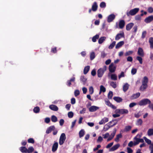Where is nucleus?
Segmentation results:
<instances>
[{
  "instance_id": "0e129e2a",
  "label": "nucleus",
  "mask_w": 153,
  "mask_h": 153,
  "mask_svg": "<svg viewBox=\"0 0 153 153\" xmlns=\"http://www.w3.org/2000/svg\"><path fill=\"white\" fill-rule=\"evenodd\" d=\"M141 115V114L140 113V111L137 114H134V117L137 118H138Z\"/></svg>"
},
{
  "instance_id": "473e14b6",
  "label": "nucleus",
  "mask_w": 153,
  "mask_h": 153,
  "mask_svg": "<svg viewBox=\"0 0 153 153\" xmlns=\"http://www.w3.org/2000/svg\"><path fill=\"white\" fill-rule=\"evenodd\" d=\"M80 80L81 81L83 82V84L84 85L85 84L87 80V79L85 78L84 76H81L80 78Z\"/></svg>"
},
{
  "instance_id": "052dcab7",
  "label": "nucleus",
  "mask_w": 153,
  "mask_h": 153,
  "mask_svg": "<svg viewBox=\"0 0 153 153\" xmlns=\"http://www.w3.org/2000/svg\"><path fill=\"white\" fill-rule=\"evenodd\" d=\"M89 91L90 94H92L94 92V88L92 86H90L89 88Z\"/></svg>"
},
{
  "instance_id": "b1692460",
  "label": "nucleus",
  "mask_w": 153,
  "mask_h": 153,
  "mask_svg": "<svg viewBox=\"0 0 153 153\" xmlns=\"http://www.w3.org/2000/svg\"><path fill=\"white\" fill-rule=\"evenodd\" d=\"M113 99L116 102L119 103L122 102L123 100L121 98L119 97H114Z\"/></svg>"
},
{
  "instance_id": "37998d69",
  "label": "nucleus",
  "mask_w": 153,
  "mask_h": 153,
  "mask_svg": "<svg viewBox=\"0 0 153 153\" xmlns=\"http://www.w3.org/2000/svg\"><path fill=\"white\" fill-rule=\"evenodd\" d=\"M33 111L35 113H38L39 112L40 108L39 107L36 106L34 108Z\"/></svg>"
},
{
  "instance_id": "1a4fd4ad",
  "label": "nucleus",
  "mask_w": 153,
  "mask_h": 153,
  "mask_svg": "<svg viewBox=\"0 0 153 153\" xmlns=\"http://www.w3.org/2000/svg\"><path fill=\"white\" fill-rule=\"evenodd\" d=\"M115 17V16L114 14H110L108 17V22H112L114 19Z\"/></svg>"
},
{
  "instance_id": "423d86ee",
  "label": "nucleus",
  "mask_w": 153,
  "mask_h": 153,
  "mask_svg": "<svg viewBox=\"0 0 153 153\" xmlns=\"http://www.w3.org/2000/svg\"><path fill=\"white\" fill-rule=\"evenodd\" d=\"M112 121H110L109 122L108 124L105 125L103 128V130L105 131H107L111 127L114 126H115L117 123V122L116 123H114L112 125H110L111 123H112Z\"/></svg>"
},
{
  "instance_id": "a878e982",
  "label": "nucleus",
  "mask_w": 153,
  "mask_h": 153,
  "mask_svg": "<svg viewBox=\"0 0 153 153\" xmlns=\"http://www.w3.org/2000/svg\"><path fill=\"white\" fill-rule=\"evenodd\" d=\"M120 145L119 144H117L114 146L110 149L111 151H114L117 149L120 146Z\"/></svg>"
},
{
  "instance_id": "2eb2a0df",
  "label": "nucleus",
  "mask_w": 153,
  "mask_h": 153,
  "mask_svg": "<svg viewBox=\"0 0 153 153\" xmlns=\"http://www.w3.org/2000/svg\"><path fill=\"white\" fill-rule=\"evenodd\" d=\"M55 128L54 126H50L48 128L46 131V134H48L50 133L52 131H53L55 129Z\"/></svg>"
},
{
  "instance_id": "864d4df0",
  "label": "nucleus",
  "mask_w": 153,
  "mask_h": 153,
  "mask_svg": "<svg viewBox=\"0 0 153 153\" xmlns=\"http://www.w3.org/2000/svg\"><path fill=\"white\" fill-rule=\"evenodd\" d=\"M100 6L101 8H104L106 6V3L104 2H102L100 3Z\"/></svg>"
},
{
  "instance_id": "09e8293b",
  "label": "nucleus",
  "mask_w": 153,
  "mask_h": 153,
  "mask_svg": "<svg viewBox=\"0 0 153 153\" xmlns=\"http://www.w3.org/2000/svg\"><path fill=\"white\" fill-rule=\"evenodd\" d=\"M113 95V92L111 91H110L108 95V99H112Z\"/></svg>"
},
{
  "instance_id": "a18cd8bd",
  "label": "nucleus",
  "mask_w": 153,
  "mask_h": 153,
  "mask_svg": "<svg viewBox=\"0 0 153 153\" xmlns=\"http://www.w3.org/2000/svg\"><path fill=\"white\" fill-rule=\"evenodd\" d=\"M131 126H126L125 127L124 129V131L126 132L128 131L131 130Z\"/></svg>"
},
{
  "instance_id": "4d7b16f0",
  "label": "nucleus",
  "mask_w": 153,
  "mask_h": 153,
  "mask_svg": "<svg viewBox=\"0 0 153 153\" xmlns=\"http://www.w3.org/2000/svg\"><path fill=\"white\" fill-rule=\"evenodd\" d=\"M74 94L75 97H77L80 94L79 91L78 90H75L74 92Z\"/></svg>"
},
{
  "instance_id": "bf43d9fd",
  "label": "nucleus",
  "mask_w": 153,
  "mask_h": 153,
  "mask_svg": "<svg viewBox=\"0 0 153 153\" xmlns=\"http://www.w3.org/2000/svg\"><path fill=\"white\" fill-rule=\"evenodd\" d=\"M68 115L69 118H71L73 117L74 113L70 111L68 112Z\"/></svg>"
},
{
  "instance_id": "20e7f679",
  "label": "nucleus",
  "mask_w": 153,
  "mask_h": 153,
  "mask_svg": "<svg viewBox=\"0 0 153 153\" xmlns=\"http://www.w3.org/2000/svg\"><path fill=\"white\" fill-rule=\"evenodd\" d=\"M114 112L116 114H127L128 113V111L126 109H118L115 111Z\"/></svg>"
},
{
  "instance_id": "cd10ccee",
  "label": "nucleus",
  "mask_w": 153,
  "mask_h": 153,
  "mask_svg": "<svg viewBox=\"0 0 153 153\" xmlns=\"http://www.w3.org/2000/svg\"><path fill=\"white\" fill-rule=\"evenodd\" d=\"M148 81L149 80L148 77L146 76H144L143 78V79L142 82V84H144L145 85H147Z\"/></svg>"
},
{
  "instance_id": "ea45409f",
  "label": "nucleus",
  "mask_w": 153,
  "mask_h": 153,
  "mask_svg": "<svg viewBox=\"0 0 153 153\" xmlns=\"http://www.w3.org/2000/svg\"><path fill=\"white\" fill-rule=\"evenodd\" d=\"M122 137V135L121 134H119L117 135L115 139V141L116 142H118L120 138Z\"/></svg>"
},
{
  "instance_id": "0eeeda50",
  "label": "nucleus",
  "mask_w": 153,
  "mask_h": 153,
  "mask_svg": "<svg viewBox=\"0 0 153 153\" xmlns=\"http://www.w3.org/2000/svg\"><path fill=\"white\" fill-rule=\"evenodd\" d=\"M117 131V129L116 128H114L113 130V132L111 133V134L110 136L107 139V141H109L111 140L112 139H113V138H114V136L115 134L116 133Z\"/></svg>"
},
{
  "instance_id": "79ce46f5",
  "label": "nucleus",
  "mask_w": 153,
  "mask_h": 153,
  "mask_svg": "<svg viewBox=\"0 0 153 153\" xmlns=\"http://www.w3.org/2000/svg\"><path fill=\"white\" fill-rule=\"evenodd\" d=\"M51 120L53 122H56L57 121V118L56 116L52 115L51 116Z\"/></svg>"
},
{
  "instance_id": "49530a36",
  "label": "nucleus",
  "mask_w": 153,
  "mask_h": 153,
  "mask_svg": "<svg viewBox=\"0 0 153 153\" xmlns=\"http://www.w3.org/2000/svg\"><path fill=\"white\" fill-rule=\"evenodd\" d=\"M136 59L138 61L140 64L143 63V59L142 57L139 56H137L136 57Z\"/></svg>"
},
{
  "instance_id": "7c9ffc66",
  "label": "nucleus",
  "mask_w": 153,
  "mask_h": 153,
  "mask_svg": "<svg viewBox=\"0 0 153 153\" xmlns=\"http://www.w3.org/2000/svg\"><path fill=\"white\" fill-rule=\"evenodd\" d=\"M129 88L128 84L126 83L123 86V90L125 92H126L128 89Z\"/></svg>"
},
{
  "instance_id": "680f3d73",
  "label": "nucleus",
  "mask_w": 153,
  "mask_h": 153,
  "mask_svg": "<svg viewBox=\"0 0 153 153\" xmlns=\"http://www.w3.org/2000/svg\"><path fill=\"white\" fill-rule=\"evenodd\" d=\"M137 70L136 68H133L131 70V73L132 75H134L137 72Z\"/></svg>"
},
{
  "instance_id": "7ed1b4c3",
  "label": "nucleus",
  "mask_w": 153,
  "mask_h": 153,
  "mask_svg": "<svg viewBox=\"0 0 153 153\" xmlns=\"http://www.w3.org/2000/svg\"><path fill=\"white\" fill-rule=\"evenodd\" d=\"M106 66H104L103 68H101L99 69L97 71L98 77H102L104 72L106 71Z\"/></svg>"
},
{
  "instance_id": "72a5a7b5",
  "label": "nucleus",
  "mask_w": 153,
  "mask_h": 153,
  "mask_svg": "<svg viewBox=\"0 0 153 153\" xmlns=\"http://www.w3.org/2000/svg\"><path fill=\"white\" fill-rule=\"evenodd\" d=\"M85 134V131L83 129H81L79 132V137L81 138L83 137Z\"/></svg>"
},
{
  "instance_id": "f8f14e48",
  "label": "nucleus",
  "mask_w": 153,
  "mask_h": 153,
  "mask_svg": "<svg viewBox=\"0 0 153 153\" xmlns=\"http://www.w3.org/2000/svg\"><path fill=\"white\" fill-rule=\"evenodd\" d=\"M116 67L114 66V64L113 63H111L109 66V71L111 73L114 72L116 70Z\"/></svg>"
},
{
  "instance_id": "9b49d317",
  "label": "nucleus",
  "mask_w": 153,
  "mask_h": 153,
  "mask_svg": "<svg viewBox=\"0 0 153 153\" xmlns=\"http://www.w3.org/2000/svg\"><path fill=\"white\" fill-rule=\"evenodd\" d=\"M153 20V16L151 15L146 18L144 20V22L146 23L151 22Z\"/></svg>"
},
{
  "instance_id": "8fccbe9b",
  "label": "nucleus",
  "mask_w": 153,
  "mask_h": 153,
  "mask_svg": "<svg viewBox=\"0 0 153 153\" xmlns=\"http://www.w3.org/2000/svg\"><path fill=\"white\" fill-rule=\"evenodd\" d=\"M116 43L115 41H113L109 46L108 48L109 49H112L115 46Z\"/></svg>"
},
{
  "instance_id": "4be33fe9",
  "label": "nucleus",
  "mask_w": 153,
  "mask_h": 153,
  "mask_svg": "<svg viewBox=\"0 0 153 153\" xmlns=\"http://www.w3.org/2000/svg\"><path fill=\"white\" fill-rule=\"evenodd\" d=\"M137 54L138 55L143 56H144V53L143 49L141 48H139L138 49Z\"/></svg>"
},
{
  "instance_id": "f3484780",
  "label": "nucleus",
  "mask_w": 153,
  "mask_h": 153,
  "mask_svg": "<svg viewBox=\"0 0 153 153\" xmlns=\"http://www.w3.org/2000/svg\"><path fill=\"white\" fill-rule=\"evenodd\" d=\"M58 143L57 142H55L54 143L52 149V151L53 152H55L57 150L58 147Z\"/></svg>"
},
{
  "instance_id": "aec40b11",
  "label": "nucleus",
  "mask_w": 153,
  "mask_h": 153,
  "mask_svg": "<svg viewBox=\"0 0 153 153\" xmlns=\"http://www.w3.org/2000/svg\"><path fill=\"white\" fill-rule=\"evenodd\" d=\"M49 108L51 110L57 111L58 110V108L56 105H51L49 106Z\"/></svg>"
},
{
  "instance_id": "f704fd0d",
  "label": "nucleus",
  "mask_w": 153,
  "mask_h": 153,
  "mask_svg": "<svg viewBox=\"0 0 153 153\" xmlns=\"http://www.w3.org/2000/svg\"><path fill=\"white\" fill-rule=\"evenodd\" d=\"M34 151V149L33 146H30L27 149V153H31Z\"/></svg>"
},
{
  "instance_id": "13d9d810",
  "label": "nucleus",
  "mask_w": 153,
  "mask_h": 153,
  "mask_svg": "<svg viewBox=\"0 0 153 153\" xmlns=\"http://www.w3.org/2000/svg\"><path fill=\"white\" fill-rule=\"evenodd\" d=\"M27 142L29 143H31L33 144L35 143L34 140L33 138H30L28 140Z\"/></svg>"
},
{
  "instance_id": "e433bc0d",
  "label": "nucleus",
  "mask_w": 153,
  "mask_h": 153,
  "mask_svg": "<svg viewBox=\"0 0 153 153\" xmlns=\"http://www.w3.org/2000/svg\"><path fill=\"white\" fill-rule=\"evenodd\" d=\"M95 57V53L94 52H91L90 54V59L91 60L94 59Z\"/></svg>"
},
{
  "instance_id": "de8ad7c7",
  "label": "nucleus",
  "mask_w": 153,
  "mask_h": 153,
  "mask_svg": "<svg viewBox=\"0 0 153 153\" xmlns=\"http://www.w3.org/2000/svg\"><path fill=\"white\" fill-rule=\"evenodd\" d=\"M143 138L146 142L148 144H151V141L150 140L148 139L145 137H144Z\"/></svg>"
},
{
  "instance_id": "c85d7f7f",
  "label": "nucleus",
  "mask_w": 153,
  "mask_h": 153,
  "mask_svg": "<svg viewBox=\"0 0 153 153\" xmlns=\"http://www.w3.org/2000/svg\"><path fill=\"white\" fill-rule=\"evenodd\" d=\"M149 42L150 45V48L152 49H153V38L150 37L149 38Z\"/></svg>"
},
{
  "instance_id": "393cba45",
  "label": "nucleus",
  "mask_w": 153,
  "mask_h": 153,
  "mask_svg": "<svg viewBox=\"0 0 153 153\" xmlns=\"http://www.w3.org/2000/svg\"><path fill=\"white\" fill-rule=\"evenodd\" d=\"M124 44V42L123 41H122L119 42L115 46V48L116 49L119 48L120 47H121Z\"/></svg>"
},
{
  "instance_id": "39448f33",
  "label": "nucleus",
  "mask_w": 153,
  "mask_h": 153,
  "mask_svg": "<svg viewBox=\"0 0 153 153\" xmlns=\"http://www.w3.org/2000/svg\"><path fill=\"white\" fill-rule=\"evenodd\" d=\"M66 139L65 134L64 133H62L60 136L59 140V143L60 145L63 144Z\"/></svg>"
},
{
  "instance_id": "6ab92c4d",
  "label": "nucleus",
  "mask_w": 153,
  "mask_h": 153,
  "mask_svg": "<svg viewBox=\"0 0 153 153\" xmlns=\"http://www.w3.org/2000/svg\"><path fill=\"white\" fill-rule=\"evenodd\" d=\"M140 95V93L138 92L135 94H133L130 97V99L131 100H134L138 98Z\"/></svg>"
},
{
  "instance_id": "69168bd1",
  "label": "nucleus",
  "mask_w": 153,
  "mask_h": 153,
  "mask_svg": "<svg viewBox=\"0 0 153 153\" xmlns=\"http://www.w3.org/2000/svg\"><path fill=\"white\" fill-rule=\"evenodd\" d=\"M137 105V103L135 102H132L129 105V107L130 108H132L136 105Z\"/></svg>"
},
{
  "instance_id": "dca6fc26",
  "label": "nucleus",
  "mask_w": 153,
  "mask_h": 153,
  "mask_svg": "<svg viewBox=\"0 0 153 153\" xmlns=\"http://www.w3.org/2000/svg\"><path fill=\"white\" fill-rule=\"evenodd\" d=\"M125 25V22L123 20H120L119 23V28L120 29L123 28Z\"/></svg>"
},
{
  "instance_id": "e2e57ef3",
  "label": "nucleus",
  "mask_w": 153,
  "mask_h": 153,
  "mask_svg": "<svg viewBox=\"0 0 153 153\" xmlns=\"http://www.w3.org/2000/svg\"><path fill=\"white\" fill-rule=\"evenodd\" d=\"M133 53V51H128L126 52L125 53V56H129L131 54Z\"/></svg>"
},
{
  "instance_id": "ddd939ff",
  "label": "nucleus",
  "mask_w": 153,
  "mask_h": 153,
  "mask_svg": "<svg viewBox=\"0 0 153 153\" xmlns=\"http://www.w3.org/2000/svg\"><path fill=\"white\" fill-rule=\"evenodd\" d=\"M124 33L123 32L122 33L117 34L115 36V39L116 40H117L119 39H120L124 37Z\"/></svg>"
},
{
  "instance_id": "338daca9",
  "label": "nucleus",
  "mask_w": 153,
  "mask_h": 153,
  "mask_svg": "<svg viewBox=\"0 0 153 153\" xmlns=\"http://www.w3.org/2000/svg\"><path fill=\"white\" fill-rule=\"evenodd\" d=\"M76 103V100L74 98H72L71 99V103L72 104H74Z\"/></svg>"
},
{
  "instance_id": "3c124183",
  "label": "nucleus",
  "mask_w": 153,
  "mask_h": 153,
  "mask_svg": "<svg viewBox=\"0 0 153 153\" xmlns=\"http://www.w3.org/2000/svg\"><path fill=\"white\" fill-rule=\"evenodd\" d=\"M111 79L112 80H117V76L115 74H112L111 75Z\"/></svg>"
},
{
  "instance_id": "4c0bfd02",
  "label": "nucleus",
  "mask_w": 153,
  "mask_h": 153,
  "mask_svg": "<svg viewBox=\"0 0 153 153\" xmlns=\"http://www.w3.org/2000/svg\"><path fill=\"white\" fill-rule=\"evenodd\" d=\"M99 37V35L96 34L94 36L92 39V41L94 42H95L97 41V39H98Z\"/></svg>"
},
{
  "instance_id": "5fc2aeb1",
  "label": "nucleus",
  "mask_w": 153,
  "mask_h": 153,
  "mask_svg": "<svg viewBox=\"0 0 153 153\" xmlns=\"http://www.w3.org/2000/svg\"><path fill=\"white\" fill-rule=\"evenodd\" d=\"M51 52L55 53H57V48L56 47H55L51 48Z\"/></svg>"
},
{
  "instance_id": "c756f323",
  "label": "nucleus",
  "mask_w": 153,
  "mask_h": 153,
  "mask_svg": "<svg viewBox=\"0 0 153 153\" xmlns=\"http://www.w3.org/2000/svg\"><path fill=\"white\" fill-rule=\"evenodd\" d=\"M90 67L89 66H85L83 72L85 74H86L88 72L90 69Z\"/></svg>"
},
{
  "instance_id": "a19ab883",
  "label": "nucleus",
  "mask_w": 153,
  "mask_h": 153,
  "mask_svg": "<svg viewBox=\"0 0 153 153\" xmlns=\"http://www.w3.org/2000/svg\"><path fill=\"white\" fill-rule=\"evenodd\" d=\"M143 123V121L141 119H138L136 122V124L137 126H141Z\"/></svg>"
},
{
  "instance_id": "58836bf2",
  "label": "nucleus",
  "mask_w": 153,
  "mask_h": 153,
  "mask_svg": "<svg viewBox=\"0 0 153 153\" xmlns=\"http://www.w3.org/2000/svg\"><path fill=\"white\" fill-rule=\"evenodd\" d=\"M147 85H145L144 84H142V85L140 87V89L142 91H143L145 89H146L147 88Z\"/></svg>"
},
{
  "instance_id": "f03ea898",
  "label": "nucleus",
  "mask_w": 153,
  "mask_h": 153,
  "mask_svg": "<svg viewBox=\"0 0 153 153\" xmlns=\"http://www.w3.org/2000/svg\"><path fill=\"white\" fill-rule=\"evenodd\" d=\"M151 103V102L149 99L146 98L142 99L140 101L138 102V104L140 106H144Z\"/></svg>"
},
{
  "instance_id": "774afa93",
  "label": "nucleus",
  "mask_w": 153,
  "mask_h": 153,
  "mask_svg": "<svg viewBox=\"0 0 153 153\" xmlns=\"http://www.w3.org/2000/svg\"><path fill=\"white\" fill-rule=\"evenodd\" d=\"M148 107L149 108L153 111V103H149Z\"/></svg>"
},
{
  "instance_id": "603ef678",
  "label": "nucleus",
  "mask_w": 153,
  "mask_h": 153,
  "mask_svg": "<svg viewBox=\"0 0 153 153\" xmlns=\"http://www.w3.org/2000/svg\"><path fill=\"white\" fill-rule=\"evenodd\" d=\"M139 137H140V135H139V134H137V135L135 136L134 138V139L135 140V142H137L138 144L139 143V138H137V137L139 136Z\"/></svg>"
},
{
  "instance_id": "5701e85b",
  "label": "nucleus",
  "mask_w": 153,
  "mask_h": 153,
  "mask_svg": "<svg viewBox=\"0 0 153 153\" xmlns=\"http://www.w3.org/2000/svg\"><path fill=\"white\" fill-rule=\"evenodd\" d=\"M108 118L107 117H104L99 122V123L100 125H102L104 124L105 123L108 122Z\"/></svg>"
},
{
  "instance_id": "6e6552de",
  "label": "nucleus",
  "mask_w": 153,
  "mask_h": 153,
  "mask_svg": "<svg viewBox=\"0 0 153 153\" xmlns=\"http://www.w3.org/2000/svg\"><path fill=\"white\" fill-rule=\"evenodd\" d=\"M75 80V78L74 77H73L70 79L68 80L66 83V85L68 87H70L71 85V82H74Z\"/></svg>"
},
{
  "instance_id": "c03bdc74",
  "label": "nucleus",
  "mask_w": 153,
  "mask_h": 153,
  "mask_svg": "<svg viewBox=\"0 0 153 153\" xmlns=\"http://www.w3.org/2000/svg\"><path fill=\"white\" fill-rule=\"evenodd\" d=\"M110 85L113 88H115L117 87V84L116 82H111L110 83Z\"/></svg>"
},
{
  "instance_id": "4468645a",
  "label": "nucleus",
  "mask_w": 153,
  "mask_h": 153,
  "mask_svg": "<svg viewBox=\"0 0 153 153\" xmlns=\"http://www.w3.org/2000/svg\"><path fill=\"white\" fill-rule=\"evenodd\" d=\"M98 6L97 2H94L92 6L91 9L94 12L96 11L98 9Z\"/></svg>"
},
{
  "instance_id": "bb28decb",
  "label": "nucleus",
  "mask_w": 153,
  "mask_h": 153,
  "mask_svg": "<svg viewBox=\"0 0 153 153\" xmlns=\"http://www.w3.org/2000/svg\"><path fill=\"white\" fill-rule=\"evenodd\" d=\"M19 150L22 153H27V149L25 146L20 147Z\"/></svg>"
},
{
  "instance_id": "a211bd4d",
  "label": "nucleus",
  "mask_w": 153,
  "mask_h": 153,
  "mask_svg": "<svg viewBox=\"0 0 153 153\" xmlns=\"http://www.w3.org/2000/svg\"><path fill=\"white\" fill-rule=\"evenodd\" d=\"M105 104L111 108L114 109H116L117 107L114 105H112L109 100L106 101H105Z\"/></svg>"
},
{
  "instance_id": "412c9836",
  "label": "nucleus",
  "mask_w": 153,
  "mask_h": 153,
  "mask_svg": "<svg viewBox=\"0 0 153 153\" xmlns=\"http://www.w3.org/2000/svg\"><path fill=\"white\" fill-rule=\"evenodd\" d=\"M134 24L133 23H130L127 24L126 26V29L127 30H130L131 29L132 27Z\"/></svg>"
},
{
  "instance_id": "f257e3e1",
  "label": "nucleus",
  "mask_w": 153,
  "mask_h": 153,
  "mask_svg": "<svg viewBox=\"0 0 153 153\" xmlns=\"http://www.w3.org/2000/svg\"><path fill=\"white\" fill-rule=\"evenodd\" d=\"M139 10V8H136L131 10L129 12H127L126 14L128 16H134L138 12Z\"/></svg>"
},
{
  "instance_id": "c9c22d12",
  "label": "nucleus",
  "mask_w": 153,
  "mask_h": 153,
  "mask_svg": "<svg viewBox=\"0 0 153 153\" xmlns=\"http://www.w3.org/2000/svg\"><path fill=\"white\" fill-rule=\"evenodd\" d=\"M147 134L149 136L153 135V129L149 128V129L147 131Z\"/></svg>"
},
{
  "instance_id": "2f4dec72",
  "label": "nucleus",
  "mask_w": 153,
  "mask_h": 153,
  "mask_svg": "<svg viewBox=\"0 0 153 153\" xmlns=\"http://www.w3.org/2000/svg\"><path fill=\"white\" fill-rule=\"evenodd\" d=\"M106 37L104 36L100 37L98 40V43L99 44H101L105 40Z\"/></svg>"
},
{
  "instance_id": "6e6d98bb",
  "label": "nucleus",
  "mask_w": 153,
  "mask_h": 153,
  "mask_svg": "<svg viewBox=\"0 0 153 153\" xmlns=\"http://www.w3.org/2000/svg\"><path fill=\"white\" fill-rule=\"evenodd\" d=\"M100 87V90L101 91H102L103 92H105L106 91V89L103 85H101Z\"/></svg>"
},
{
  "instance_id": "9d476101",
  "label": "nucleus",
  "mask_w": 153,
  "mask_h": 153,
  "mask_svg": "<svg viewBox=\"0 0 153 153\" xmlns=\"http://www.w3.org/2000/svg\"><path fill=\"white\" fill-rule=\"evenodd\" d=\"M99 109V107L94 105H93L89 108V110L90 112H93L96 111Z\"/></svg>"
}]
</instances>
